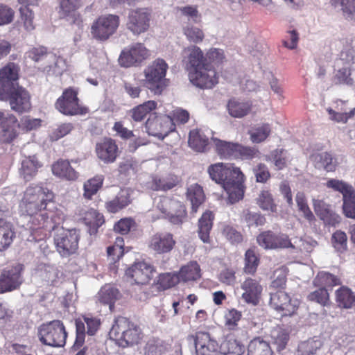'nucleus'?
Returning <instances> with one entry per match:
<instances>
[{
    "label": "nucleus",
    "mask_w": 355,
    "mask_h": 355,
    "mask_svg": "<svg viewBox=\"0 0 355 355\" xmlns=\"http://www.w3.org/2000/svg\"><path fill=\"white\" fill-rule=\"evenodd\" d=\"M58 13L60 19H64L71 25L82 27L83 17L79 10L83 6V0H58Z\"/></svg>",
    "instance_id": "obj_12"
},
{
    "label": "nucleus",
    "mask_w": 355,
    "mask_h": 355,
    "mask_svg": "<svg viewBox=\"0 0 355 355\" xmlns=\"http://www.w3.org/2000/svg\"><path fill=\"white\" fill-rule=\"evenodd\" d=\"M260 263V258L256 252L255 248L246 250L244 257L243 272L247 275H254Z\"/></svg>",
    "instance_id": "obj_44"
},
{
    "label": "nucleus",
    "mask_w": 355,
    "mask_h": 355,
    "mask_svg": "<svg viewBox=\"0 0 355 355\" xmlns=\"http://www.w3.org/2000/svg\"><path fill=\"white\" fill-rule=\"evenodd\" d=\"M150 56V51L142 43H136L123 49L119 58L121 67H131L139 65Z\"/></svg>",
    "instance_id": "obj_14"
},
{
    "label": "nucleus",
    "mask_w": 355,
    "mask_h": 355,
    "mask_svg": "<svg viewBox=\"0 0 355 355\" xmlns=\"http://www.w3.org/2000/svg\"><path fill=\"white\" fill-rule=\"evenodd\" d=\"M252 103L250 101H241L232 98L227 104V109L230 116L234 118H242L248 115L252 110Z\"/></svg>",
    "instance_id": "obj_32"
},
{
    "label": "nucleus",
    "mask_w": 355,
    "mask_h": 355,
    "mask_svg": "<svg viewBox=\"0 0 355 355\" xmlns=\"http://www.w3.org/2000/svg\"><path fill=\"white\" fill-rule=\"evenodd\" d=\"M79 216L86 226L88 227L89 233L96 234L98 228L105 223L104 216L96 209L90 208L87 210L82 209Z\"/></svg>",
    "instance_id": "obj_26"
},
{
    "label": "nucleus",
    "mask_w": 355,
    "mask_h": 355,
    "mask_svg": "<svg viewBox=\"0 0 355 355\" xmlns=\"http://www.w3.org/2000/svg\"><path fill=\"white\" fill-rule=\"evenodd\" d=\"M180 281V279L178 273H161L157 277V285L159 288L164 291L176 286Z\"/></svg>",
    "instance_id": "obj_48"
},
{
    "label": "nucleus",
    "mask_w": 355,
    "mask_h": 355,
    "mask_svg": "<svg viewBox=\"0 0 355 355\" xmlns=\"http://www.w3.org/2000/svg\"><path fill=\"white\" fill-rule=\"evenodd\" d=\"M343 211L344 215L349 218L355 220V192L343 199Z\"/></svg>",
    "instance_id": "obj_64"
},
{
    "label": "nucleus",
    "mask_w": 355,
    "mask_h": 355,
    "mask_svg": "<svg viewBox=\"0 0 355 355\" xmlns=\"http://www.w3.org/2000/svg\"><path fill=\"white\" fill-rule=\"evenodd\" d=\"M20 67L12 62H9L0 69V94L19 85Z\"/></svg>",
    "instance_id": "obj_20"
},
{
    "label": "nucleus",
    "mask_w": 355,
    "mask_h": 355,
    "mask_svg": "<svg viewBox=\"0 0 355 355\" xmlns=\"http://www.w3.org/2000/svg\"><path fill=\"white\" fill-rule=\"evenodd\" d=\"M95 150L98 158L105 164L114 162L119 155L118 145L114 139L109 137H105L97 143Z\"/></svg>",
    "instance_id": "obj_24"
},
{
    "label": "nucleus",
    "mask_w": 355,
    "mask_h": 355,
    "mask_svg": "<svg viewBox=\"0 0 355 355\" xmlns=\"http://www.w3.org/2000/svg\"><path fill=\"white\" fill-rule=\"evenodd\" d=\"M227 178L223 184V188L227 194V200L230 204H234L242 200L245 190V176L238 166L228 163Z\"/></svg>",
    "instance_id": "obj_4"
},
{
    "label": "nucleus",
    "mask_w": 355,
    "mask_h": 355,
    "mask_svg": "<svg viewBox=\"0 0 355 355\" xmlns=\"http://www.w3.org/2000/svg\"><path fill=\"white\" fill-rule=\"evenodd\" d=\"M15 234L12 224L0 218V252L7 250L11 245Z\"/></svg>",
    "instance_id": "obj_35"
},
{
    "label": "nucleus",
    "mask_w": 355,
    "mask_h": 355,
    "mask_svg": "<svg viewBox=\"0 0 355 355\" xmlns=\"http://www.w3.org/2000/svg\"><path fill=\"white\" fill-rule=\"evenodd\" d=\"M257 241L264 249L295 248L288 235L275 234L270 230L260 233L257 237Z\"/></svg>",
    "instance_id": "obj_18"
},
{
    "label": "nucleus",
    "mask_w": 355,
    "mask_h": 355,
    "mask_svg": "<svg viewBox=\"0 0 355 355\" xmlns=\"http://www.w3.org/2000/svg\"><path fill=\"white\" fill-rule=\"evenodd\" d=\"M79 234L76 230H66L58 233L54 238L57 251L62 257H68L78 248Z\"/></svg>",
    "instance_id": "obj_15"
},
{
    "label": "nucleus",
    "mask_w": 355,
    "mask_h": 355,
    "mask_svg": "<svg viewBox=\"0 0 355 355\" xmlns=\"http://www.w3.org/2000/svg\"><path fill=\"white\" fill-rule=\"evenodd\" d=\"M18 120L11 113H7L0 126V142L4 144L11 143L17 137L16 127Z\"/></svg>",
    "instance_id": "obj_27"
},
{
    "label": "nucleus",
    "mask_w": 355,
    "mask_h": 355,
    "mask_svg": "<svg viewBox=\"0 0 355 355\" xmlns=\"http://www.w3.org/2000/svg\"><path fill=\"white\" fill-rule=\"evenodd\" d=\"M110 335L121 347H132L140 343L143 332L140 327L129 318L119 316L112 325Z\"/></svg>",
    "instance_id": "obj_2"
},
{
    "label": "nucleus",
    "mask_w": 355,
    "mask_h": 355,
    "mask_svg": "<svg viewBox=\"0 0 355 355\" xmlns=\"http://www.w3.org/2000/svg\"><path fill=\"white\" fill-rule=\"evenodd\" d=\"M327 112L329 114V119L336 123H346L349 119L353 118L355 115V107L351 109L349 112H338L331 107L327 108Z\"/></svg>",
    "instance_id": "obj_60"
},
{
    "label": "nucleus",
    "mask_w": 355,
    "mask_h": 355,
    "mask_svg": "<svg viewBox=\"0 0 355 355\" xmlns=\"http://www.w3.org/2000/svg\"><path fill=\"white\" fill-rule=\"evenodd\" d=\"M314 284L316 286L333 287L341 284V281L337 276L329 272H319L314 279Z\"/></svg>",
    "instance_id": "obj_50"
},
{
    "label": "nucleus",
    "mask_w": 355,
    "mask_h": 355,
    "mask_svg": "<svg viewBox=\"0 0 355 355\" xmlns=\"http://www.w3.org/2000/svg\"><path fill=\"white\" fill-rule=\"evenodd\" d=\"M216 154L221 159L234 158L236 143L211 138Z\"/></svg>",
    "instance_id": "obj_36"
},
{
    "label": "nucleus",
    "mask_w": 355,
    "mask_h": 355,
    "mask_svg": "<svg viewBox=\"0 0 355 355\" xmlns=\"http://www.w3.org/2000/svg\"><path fill=\"white\" fill-rule=\"evenodd\" d=\"M271 128L270 124L263 123L261 126L254 128L249 132L252 143L259 144L264 141L270 135Z\"/></svg>",
    "instance_id": "obj_55"
},
{
    "label": "nucleus",
    "mask_w": 355,
    "mask_h": 355,
    "mask_svg": "<svg viewBox=\"0 0 355 355\" xmlns=\"http://www.w3.org/2000/svg\"><path fill=\"white\" fill-rule=\"evenodd\" d=\"M321 347L320 340L309 339L298 345L296 355H314Z\"/></svg>",
    "instance_id": "obj_54"
},
{
    "label": "nucleus",
    "mask_w": 355,
    "mask_h": 355,
    "mask_svg": "<svg viewBox=\"0 0 355 355\" xmlns=\"http://www.w3.org/2000/svg\"><path fill=\"white\" fill-rule=\"evenodd\" d=\"M188 76L194 86L202 89H212L218 83V73L209 62L189 71Z\"/></svg>",
    "instance_id": "obj_10"
},
{
    "label": "nucleus",
    "mask_w": 355,
    "mask_h": 355,
    "mask_svg": "<svg viewBox=\"0 0 355 355\" xmlns=\"http://www.w3.org/2000/svg\"><path fill=\"white\" fill-rule=\"evenodd\" d=\"M283 148L275 149L265 156L267 162H272L277 170H283L287 166V157Z\"/></svg>",
    "instance_id": "obj_49"
},
{
    "label": "nucleus",
    "mask_w": 355,
    "mask_h": 355,
    "mask_svg": "<svg viewBox=\"0 0 355 355\" xmlns=\"http://www.w3.org/2000/svg\"><path fill=\"white\" fill-rule=\"evenodd\" d=\"M120 23L121 19L117 15H100L91 24V36L96 41L105 42L116 33Z\"/></svg>",
    "instance_id": "obj_6"
},
{
    "label": "nucleus",
    "mask_w": 355,
    "mask_h": 355,
    "mask_svg": "<svg viewBox=\"0 0 355 355\" xmlns=\"http://www.w3.org/2000/svg\"><path fill=\"white\" fill-rule=\"evenodd\" d=\"M182 63L185 70L189 73L208 63V61L199 46L190 45L183 49Z\"/></svg>",
    "instance_id": "obj_21"
},
{
    "label": "nucleus",
    "mask_w": 355,
    "mask_h": 355,
    "mask_svg": "<svg viewBox=\"0 0 355 355\" xmlns=\"http://www.w3.org/2000/svg\"><path fill=\"white\" fill-rule=\"evenodd\" d=\"M20 18L25 29L28 31L35 29L34 13L28 6H21L19 8Z\"/></svg>",
    "instance_id": "obj_62"
},
{
    "label": "nucleus",
    "mask_w": 355,
    "mask_h": 355,
    "mask_svg": "<svg viewBox=\"0 0 355 355\" xmlns=\"http://www.w3.org/2000/svg\"><path fill=\"white\" fill-rule=\"evenodd\" d=\"M179 183V179L178 176L175 175H169L162 178H155L153 182V187L154 190L156 191H168Z\"/></svg>",
    "instance_id": "obj_51"
},
{
    "label": "nucleus",
    "mask_w": 355,
    "mask_h": 355,
    "mask_svg": "<svg viewBox=\"0 0 355 355\" xmlns=\"http://www.w3.org/2000/svg\"><path fill=\"white\" fill-rule=\"evenodd\" d=\"M183 33L187 40L193 44H200L205 39L203 31L193 25H188L183 28Z\"/></svg>",
    "instance_id": "obj_57"
},
{
    "label": "nucleus",
    "mask_w": 355,
    "mask_h": 355,
    "mask_svg": "<svg viewBox=\"0 0 355 355\" xmlns=\"http://www.w3.org/2000/svg\"><path fill=\"white\" fill-rule=\"evenodd\" d=\"M223 355H241L244 352L243 345L237 340L227 336L220 345Z\"/></svg>",
    "instance_id": "obj_43"
},
{
    "label": "nucleus",
    "mask_w": 355,
    "mask_h": 355,
    "mask_svg": "<svg viewBox=\"0 0 355 355\" xmlns=\"http://www.w3.org/2000/svg\"><path fill=\"white\" fill-rule=\"evenodd\" d=\"M157 208L162 214V217L173 225H180L187 219V211L185 205L174 198L161 197Z\"/></svg>",
    "instance_id": "obj_8"
},
{
    "label": "nucleus",
    "mask_w": 355,
    "mask_h": 355,
    "mask_svg": "<svg viewBox=\"0 0 355 355\" xmlns=\"http://www.w3.org/2000/svg\"><path fill=\"white\" fill-rule=\"evenodd\" d=\"M168 65L162 58H157L144 71L145 85L154 94L160 95L166 88L168 80L166 78Z\"/></svg>",
    "instance_id": "obj_3"
},
{
    "label": "nucleus",
    "mask_w": 355,
    "mask_h": 355,
    "mask_svg": "<svg viewBox=\"0 0 355 355\" xmlns=\"http://www.w3.org/2000/svg\"><path fill=\"white\" fill-rule=\"evenodd\" d=\"M311 159L315 168L327 172H334L338 166L336 160L328 152L313 154Z\"/></svg>",
    "instance_id": "obj_33"
},
{
    "label": "nucleus",
    "mask_w": 355,
    "mask_h": 355,
    "mask_svg": "<svg viewBox=\"0 0 355 355\" xmlns=\"http://www.w3.org/2000/svg\"><path fill=\"white\" fill-rule=\"evenodd\" d=\"M272 342L276 346L277 350L280 352L284 349L290 339L288 333L282 329L272 330L271 333Z\"/></svg>",
    "instance_id": "obj_56"
},
{
    "label": "nucleus",
    "mask_w": 355,
    "mask_h": 355,
    "mask_svg": "<svg viewBox=\"0 0 355 355\" xmlns=\"http://www.w3.org/2000/svg\"><path fill=\"white\" fill-rule=\"evenodd\" d=\"M188 143L194 150L200 153L206 152L209 148V139L200 129L190 131Z\"/></svg>",
    "instance_id": "obj_34"
},
{
    "label": "nucleus",
    "mask_w": 355,
    "mask_h": 355,
    "mask_svg": "<svg viewBox=\"0 0 355 355\" xmlns=\"http://www.w3.org/2000/svg\"><path fill=\"white\" fill-rule=\"evenodd\" d=\"M157 107V103L150 100L134 107L130 111L131 118L136 122L142 121L146 116Z\"/></svg>",
    "instance_id": "obj_40"
},
{
    "label": "nucleus",
    "mask_w": 355,
    "mask_h": 355,
    "mask_svg": "<svg viewBox=\"0 0 355 355\" xmlns=\"http://www.w3.org/2000/svg\"><path fill=\"white\" fill-rule=\"evenodd\" d=\"M155 272V267L144 261L135 262L125 270V275L135 284L144 285L149 283Z\"/></svg>",
    "instance_id": "obj_17"
},
{
    "label": "nucleus",
    "mask_w": 355,
    "mask_h": 355,
    "mask_svg": "<svg viewBox=\"0 0 355 355\" xmlns=\"http://www.w3.org/2000/svg\"><path fill=\"white\" fill-rule=\"evenodd\" d=\"M241 287L243 291L241 297L244 302L253 306L258 305L263 291L260 280L248 277L241 284Z\"/></svg>",
    "instance_id": "obj_23"
},
{
    "label": "nucleus",
    "mask_w": 355,
    "mask_h": 355,
    "mask_svg": "<svg viewBox=\"0 0 355 355\" xmlns=\"http://www.w3.org/2000/svg\"><path fill=\"white\" fill-rule=\"evenodd\" d=\"M151 18V11L147 8L132 9L128 15L126 28L134 35H139L148 31Z\"/></svg>",
    "instance_id": "obj_11"
},
{
    "label": "nucleus",
    "mask_w": 355,
    "mask_h": 355,
    "mask_svg": "<svg viewBox=\"0 0 355 355\" xmlns=\"http://www.w3.org/2000/svg\"><path fill=\"white\" fill-rule=\"evenodd\" d=\"M227 166L228 163L218 162L213 164L208 167L207 173L213 181L223 186L225 178H227Z\"/></svg>",
    "instance_id": "obj_45"
},
{
    "label": "nucleus",
    "mask_w": 355,
    "mask_h": 355,
    "mask_svg": "<svg viewBox=\"0 0 355 355\" xmlns=\"http://www.w3.org/2000/svg\"><path fill=\"white\" fill-rule=\"evenodd\" d=\"M103 176L97 175L92 178L89 179L84 183L83 196L86 199L91 200L98 190L102 187L103 184Z\"/></svg>",
    "instance_id": "obj_47"
},
{
    "label": "nucleus",
    "mask_w": 355,
    "mask_h": 355,
    "mask_svg": "<svg viewBox=\"0 0 355 355\" xmlns=\"http://www.w3.org/2000/svg\"><path fill=\"white\" fill-rule=\"evenodd\" d=\"M269 343L260 337L252 339L248 346V355H272Z\"/></svg>",
    "instance_id": "obj_42"
},
{
    "label": "nucleus",
    "mask_w": 355,
    "mask_h": 355,
    "mask_svg": "<svg viewBox=\"0 0 355 355\" xmlns=\"http://www.w3.org/2000/svg\"><path fill=\"white\" fill-rule=\"evenodd\" d=\"M200 267L196 261H191L181 267L178 275L180 279L184 282L196 281L201 277Z\"/></svg>",
    "instance_id": "obj_41"
},
{
    "label": "nucleus",
    "mask_w": 355,
    "mask_h": 355,
    "mask_svg": "<svg viewBox=\"0 0 355 355\" xmlns=\"http://www.w3.org/2000/svg\"><path fill=\"white\" fill-rule=\"evenodd\" d=\"M53 192L40 184H31L24 193L20 210L30 216L28 225L37 241L49 236L64 220L62 210L54 204Z\"/></svg>",
    "instance_id": "obj_1"
},
{
    "label": "nucleus",
    "mask_w": 355,
    "mask_h": 355,
    "mask_svg": "<svg viewBox=\"0 0 355 355\" xmlns=\"http://www.w3.org/2000/svg\"><path fill=\"white\" fill-rule=\"evenodd\" d=\"M214 218V214L210 210H207L198 220V236L205 243H210L211 242L210 232L213 227Z\"/></svg>",
    "instance_id": "obj_30"
},
{
    "label": "nucleus",
    "mask_w": 355,
    "mask_h": 355,
    "mask_svg": "<svg viewBox=\"0 0 355 355\" xmlns=\"http://www.w3.org/2000/svg\"><path fill=\"white\" fill-rule=\"evenodd\" d=\"M145 127L148 135L164 139L175 129L174 123L170 116L157 115L155 113L150 114L145 123Z\"/></svg>",
    "instance_id": "obj_13"
},
{
    "label": "nucleus",
    "mask_w": 355,
    "mask_h": 355,
    "mask_svg": "<svg viewBox=\"0 0 355 355\" xmlns=\"http://www.w3.org/2000/svg\"><path fill=\"white\" fill-rule=\"evenodd\" d=\"M23 267L17 265L9 270H3L0 275V293L18 289L23 282Z\"/></svg>",
    "instance_id": "obj_19"
},
{
    "label": "nucleus",
    "mask_w": 355,
    "mask_h": 355,
    "mask_svg": "<svg viewBox=\"0 0 355 355\" xmlns=\"http://www.w3.org/2000/svg\"><path fill=\"white\" fill-rule=\"evenodd\" d=\"M326 186L328 188L341 193L343 199L347 198V196L354 193L353 187L343 180L330 179L326 182Z\"/></svg>",
    "instance_id": "obj_53"
},
{
    "label": "nucleus",
    "mask_w": 355,
    "mask_h": 355,
    "mask_svg": "<svg viewBox=\"0 0 355 355\" xmlns=\"http://www.w3.org/2000/svg\"><path fill=\"white\" fill-rule=\"evenodd\" d=\"M132 191L130 189H123L114 198L105 202V208L110 213H116L125 208L132 202Z\"/></svg>",
    "instance_id": "obj_29"
},
{
    "label": "nucleus",
    "mask_w": 355,
    "mask_h": 355,
    "mask_svg": "<svg viewBox=\"0 0 355 355\" xmlns=\"http://www.w3.org/2000/svg\"><path fill=\"white\" fill-rule=\"evenodd\" d=\"M295 198L298 209L302 213L304 218L309 222L315 220V216L307 205L305 195L299 192Z\"/></svg>",
    "instance_id": "obj_61"
},
{
    "label": "nucleus",
    "mask_w": 355,
    "mask_h": 355,
    "mask_svg": "<svg viewBox=\"0 0 355 355\" xmlns=\"http://www.w3.org/2000/svg\"><path fill=\"white\" fill-rule=\"evenodd\" d=\"M313 206L315 213L325 223L331 226H335L340 223V216L334 212L331 209L330 206L326 205L322 200H315Z\"/></svg>",
    "instance_id": "obj_31"
},
{
    "label": "nucleus",
    "mask_w": 355,
    "mask_h": 355,
    "mask_svg": "<svg viewBox=\"0 0 355 355\" xmlns=\"http://www.w3.org/2000/svg\"><path fill=\"white\" fill-rule=\"evenodd\" d=\"M40 341L51 347H64L67 338L64 323L60 320H53L40 324L37 329Z\"/></svg>",
    "instance_id": "obj_5"
},
{
    "label": "nucleus",
    "mask_w": 355,
    "mask_h": 355,
    "mask_svg": "<svg viewBox=\"0 0 355 355\" xmlns=\"http://www.w3.org/2000/svg\"><path fill=\"white\" fill-rule=\"evenodd\" d=\"M236 148L234 159H252L259 153L257 148L245 146L239 143H236Z\"/></svg>",
    "instance_id": "obj_58"
},
{
    "label": "nucleus",
    "mask_w": 355,
    "mask_h": 355,
    "mask_svg": "<svg viewBox=\"0 0 355 355\" xmlns=\"http://www.w3.org/2000/svg\"><path fill=\"white\" fill-rule=\"evenodd\" d=\"M270 306L281 313L282 317L291 316L298 309L300 302L297 300H291L284 291H277L270 295Z\"/></svg>",
    "instance_id": "obj_16"
},
{
    "label": "nucleus",
    "mask_w": 355,
    "mask_h": 355,
    "mask_svg": "<svg viewBox=\"0 0 355 355\" xmlns=\"http://www.w3.org/2000/svg\"><path fill=\"white\" fill-rule=\"evenodd\" d=\"M40 166L35 156L26 157L21 163V174L26 181H30L37 174Z\"/></svg>",
    "instance_id": "obj_46"
},
{
    "label": "nucleus",
    "mask_w": 355,
    "mask_h": 355,
    "mask_svg": "<svg viewBox=\"0 0 355 355\" xmlns=\"http://www.w3.org/2000/svg\"><path fill=\"white\" fill-rule=\"evenodd\" d=\"M119 291L111 285H105L98 293V300L101 304L109 305L110 309L113 311L114 304L120 297Z\"/></svg>",
    "instance_id": "obj_37"
},
{
    "label": "nucleus",
    "mask_w": 355,
    "mask_h": 355,
    "mask_svg": "<svg viewBox=\"0 0 355 355\" xmlns=\"http://www.w3.org/2000/svg\"><path fill=\"white\" fill-rule=\"evenodd\" d=\"M187 197L191 203V212L193 213L198 211L199 207L205 200L203 189L198 184H192L187 189Z\"/></svg>",
    "instance_id": "obj_38"
},
{
    "label": "nucleus",
    "mask_w": 355,
    "mask_h": 355,
    "mask_svg": "<svg viewBox=\"0 0 355 355\" xmlns=\"http://www.w3.org/2000/svg\"><path fill=\"white\" fill-rule=\"evenodd\" d=\"M256 182L265 184L271 178L270 172L268 166L263 163H259L252 168Z\"/></svg>",
    "instance_id": "obj_63"
},
{
    "label": "nucleus",
    "mask_w": 355,
    "mask_h": 355,
    "mask_svg": "<svg viewBox=\"0 0 355 355\" xmlns=\"http://www.w3.org/2000/svg\"><path fill=\"white\" fill-rule=\"evenodd\" d=\"M78 95L77 88L69 87L64 89L62 95L56 100L55 108L65 116L86 114L89 112V108L80 103Z\"/></svg>",
    "instance_id": "obj_7"
},
{
    "label": "nucleus",
    "mask_w": 355,
    "mask_h": 355,
    "mask_svg": "<svg viewBox=\"0 0 355 355\" xmlns=\"http://www.w3.org/2000/svg\"><path fill=\"white\" fill-rule=\"evenodd\" d=\"M188 340H193L198 355H208L210 352L216 351L218 348L217 342L211 339L207 332L198 331L195 335L189 336Z\"/></svg>",
    "instance_id": "obj_25"
},
{
    "label": "nucleus",
    "mask_w": 355,
    "mask_h": 355,
    "mask_svg": "<svg viewBox=\"0 0 355 355\" xmlns=\"http://www.w3.org/2000/svg\"><path fill=\"white\" fill-rule=\"evenodd\" d=\"M336 301L341 309H352L355 306V294L350 288L341 286L336 291Z\"/></svg>",
    "instance_id": "obj_39"
},
{
    "label": "nucleus",
    "mask_w": 355,
    "mask_h": 355,
    "mask_svg": "<svg viewBox=\"0 0 355 355\" xmlns=\"http://www.w3.org/2000/svg\"><path fill=\"white\" fill-rule=\"evenodd\" d=\"M53 174L60 179L67 181H76L79 173L71 166L67 159H59L51 166Z\"/></svg>",
    "instance_id": "obj_28"
},
{
    "label": "nucleus",
    "mask_w": 355,
    "mask_h": 355,
    "mask_svg": "<svg viewBox=\"0 0 355 355\" xmlns=\"http://www.w3.org/2000/svg\"><path fill=\"white\" fill-rule=\"evenodd\" d=\"M307 300L311 302H315L322 306H328L330 303L329 293L328 291L321 287L310 293L307 296Z\"/></svg>",
    "instance_id": "obj_59"
},
{
    "label": "nucleus",
    "mask_w": 355,
    "mask_h": 355,
    "mask_svg": "<svg viewBox=\"0 0 355 355\" xmlns=\"http://www.w3.org/2000/svg\"><path fill=\"white\" fill-rule=\"evenodd\" d=\"M176 241L173 234L170 232H159L150 239L148 247L157 254H166L175 247Z\"/></svg>",
    "instance_id": "obj_22"
},
{
    "label": "nucleus",
    "mask_w": 355,
    "mask_h": 355,
    "mask_svg": "<svg viewBox=\"0 0 355 355\" xmlns=\"http://www.w3.org/2000/svg\"><path fill=\"white\" fill-rule=\"evenodd\" d=\"M0 100L8 101L12 111L19 114L29 112L32 109L31 96L29 92L21 85L0 94Z\"/></svg>",
    "instance_id": "obj_9"
},
{
    "label": "nucleus",
    "mask_w": 355,
    "mask_h": 355,
    "mask_svg": "<svg viewBox=\"0 0 355 355\" xmlns=\"http://www.w3.org/2000/svg\"><path fill=\"white\" fill-rule=\"evenodd\" d=\"M257 203L263 210L270 211L271 212H275L277 210V206L269 190L261 191L257 198Z\"/></svg>",
    "instance_id": "obj_52"
}]
</instances>
